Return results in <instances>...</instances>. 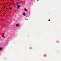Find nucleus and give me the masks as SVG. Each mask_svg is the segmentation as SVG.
I'll return each instance as SVG.
<instances>
[{
	"label": "nucleus",
	"mask_w": 61,
	"mask_h": 61,
	"mask_svg": "<svg viewBox=\"0 0 61 61\" xmlns=\"http://www.w3.org/2000/svg\"><path fill=\"white\" fill-rule=\"evenodd\" d=\"M10 10H11V9H12V8L11 7H10Z\"/></svg>",
	"instance_id": "20e7f679"
},
{
	"label": "nucleus",
	"mask_w": 61,
	"mask_h": 61,
	"mask_svg": "<svg viewBox=\"0 0 61 61\" xmlns=\"http://www.w3.org/2000/svg\"><path fill=\"white\" fill-rule=\"evenodd\" d=\"M0 50H2V48H0Z\"/></svg>",
	"instance_id": "423d86ee"
},
{
	"label": "nucleus",
	"mask_w": 61,
	"mask_h": 61,
	"mask_svg": "<svg viewBox=\"0 0 61 61\" xmlns=\"http://www.w3.org/2000/svg\"><path fill=\"white\" fill-rule=\"evenodd\" d=\"M25 11H27L26 9H25Z\"/></svg>",
	"instance_id": "7ed1b4c3"
},
{
	"label": "nucleus",
	"mask_w": 61,
	"mask_h": 61,
	"mask_svg": "<svg viewBox=\"0 0 61 61\" xmlns=\"http://www.w3.org/2000/svg\"><path fill=\"white\" fill-rule=\"evenodd\" d=\"M18 8H19L20 7V6H19V5H17Z\"/></svg>",
	"instance_id": "f257e3e1"
},
{
	"label": "nucleus",
	"mask_w": 61,
	"mask_h": 61,
	"mask_svg": "<svg viewBox=\"0 0 61 61\" xmlns=\"http://www.w3.org/2000/svg\"><path fill=\"white\" fill-rule=\"evenodd\" d=\"M23 15H25V13H24L23 14Z\"/></svg>",
	"instance_id": "f03ea898"
},
{
	"label": "nucleus",
	"mask_w": 61,
	"mask_h": 61,
	"mask_svg": "<svg viewBox=\"0 0 61 61\" xmlns=\"http://www.w3.org/2000/svg\"><path fill=\"white\" fill-rule=\"evenodd\" d=\"M18 26V24H17L16 25V26Z\"/></svg>",
	"instance_id": "39448f33"
}]
</instances>
